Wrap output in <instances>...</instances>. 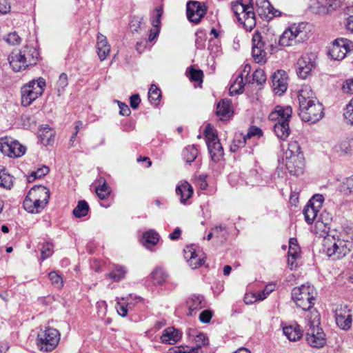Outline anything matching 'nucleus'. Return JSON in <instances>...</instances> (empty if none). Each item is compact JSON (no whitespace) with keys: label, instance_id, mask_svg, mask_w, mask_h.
I'll use <instances>...</instances> for the list:
<instances>
[{"label":"nucleus","instance_id":"58","mask_svg":"<svg viewBox=\"0 0 353 353\" xmlns=\"http://www.w3.org/2000/svg\"><path fill=\"white\" fill-rule=\"evenodd\" d=\"M265 37V40L267 42H270L268 44V47L270 48V52L271 54L274 53L276 51V39L274 37L273 34H266Z\"/></svg>","mask_w":353,"mask_h":353},{"label":"nucleus","instance_id":"10","mask_svg":"<svg viewBox=\"0 0 353 353\" xmlns=\"http://www.w3.org/2000/svg\"><path fill=\"white\" fill-rule=\"evenodd\" d=\"M292 298L298 307L305 311L309 310V285L303 284L293 288Z\"/></svg>","mask_w":353,"mask_h":353},{"label":"nucleus","instance_id":"41","mask_svg":"<svg viewBox=\"0 0 353 353\" xmlns=\"http://www.w3.org/2000/svg\"><path fill=\"white\" fill-rule=\"evenodd\" d=\"M324 200L323 196L320 194H314L312 199H310V208L312 209L314 214L315 212L320 214V210L323 207Z\"/></svg>","mask_w":353,"mask_h":353},{"label":"nucleus","instance_id":"63","mask_svg":"<svg viewBox=\"0 0 353 353\" xmlns=\"http://www.w3.org/2000/svg\"><path fill=\"white\" fill-rule=\"evenodd\" d=\"M6 41L9 44L14 46L20 43L21 38L16 32H13L7 35Z\"/></svg>","mask_w":353,"mask_h":353},{"label":"nucleus","instance_id":"12","mask_svg":"<svg viewBox=\"0 0 353 353\" xmlns=\"http://www.w3.org/2000/svg\"><path fill=\"white\" fill-rule=\"evenodd\" d=\"M299 103V116L303 122L309 121V92L307 89H301L298 94Z\"/></svg>","mask_w":353,"mask_h":353},{"label":"nucleus","instance_id":"40","mask_svg":"<svg viewBox=\"0 0 353 353\" xmlns=\"http://www.w3.org/2000/svg\"><path fill=\"white\" fill-rule=\"evenodd\" d=\"M24 86H30L29 90H32L36 94L41 96L46 86V81L43 79L40 78L39 80L32 81Z\"/></svg>","mask_w":353,"mask_h":353},{"label":"nucleus","instance_id":"22","mask_svg":"<svg viewBox=\"0 0 353 353\" xmlns=\"http://www.w3.org/2000/svg\"><path fill=\"white\" fill-rule=\"evenodd\" d=\"M23 206L24 210L28 212L38 214L45 208L46 205L41 202V201L31 198L28 199V197L26 196L23 202Z\"/></svg>","mask_w":353,"mask_h":353},{"label":"nucleus","instance_id":"60","mask_svg":"<svg viewBox=\"0 0 353 353\" xmlns=\"http://www.w3.org/2000/svg\"><path fill=\"white\" fill-rule=\"evenodd\" d=\"M275 285L270 283L267 285L263 290L258 293V299L260 301L264 300L274 290Z\"/></svg>","mask_w":353,"mask_h":353},{"label":"nucleus","instance_id":"15","mask_svg":"<svg viewBox=\"0 0 353 353\" xmlns=\"http://www.w3.org/2000/svg\"><path fill=\"white\" fill-rule=\"evenodd\" d=\"M324 116L323 104L316 98L310 97V123L319 121Z\"/></svg>","mask_w":353,"mask_h":353},{"label":"nucleus","instance_id":"45","mask_svg":"<svg viewBox=\"0 0 353 353\" xmlns=\"http://www.w3.org/2000/svg\"><path fill=\"white\" fill-rule=\"evenodd\" d=\"M214 236L221 241H225L228 235V229L225 225L220 224L212 228Z\"/></svg>","mask_w":353,"mask_h":353},{"label":"nucleus","instance_id":"48","mask_svg":"<svg viewBox=\"0 0 353 353\" xmlns=\"http://www.w3.org/2000/svg\"><path fill=\"white\" fill-rule=\"evenodd\" d=\"M254 178H247V179H250L249 181L245 180V178H230L229 183L232 187H234V182H238V186H236V189H243L247 186H253L252 179Z\"/></svg>","mask_w":353,"mask_h":353},{"label":"nucleus","instance_id":"21","mask_svg":"<svg viewBox=\"0 0 353 353\" xmlns=\"http://www.w3.org/2000/svg\"><path fill=\"white\" fill-rule=\"evenodd\" d=\"M184 257L192 269L198 268L203 263V259L198 257L192 246H187L184 249Z\"/></svg>","mask_w":353,"mask_h":353},{"label":"nucleus","instance_id":"19","mask_svg":"<svg viewBox=\"0 0 353 353\" xmlns=\"http://www.w3.org/2000/svg\"><path fill=\"white\" fill-rule=\"evenodd\" d=\"M290 118L282 119L281 121L276 122L274 125V132L277 137L281 140H285L290 132L289 121Z\"/></svg>","mask_w":353,"mask_h":353},{"label":"nucleus","instance_id":"13","mask_svg":"<svg viewBox=\"0 0 353 353\" xmlns=\"http://www.w3.org/2000/svg\"><path fill=\"white\" fill-rule=\"evenodd\" d=\"M31 199H35L47 205L50 199V190L45 186L35 185L32 188L26 195Z\"/></svg>","mask_w":353,"mask_h":353},{"label":"nucleus","instance_id":"56","mask_svg":"<svg viewBox=\"0 0 353 353\" xmlns=\"http://www.w3.org/2000/svg\"><path fill=\"white\" fill-rule=\"evenodd\" d=\"M253 80L258 85H262L266 81V75L262 69H257L253 73Z\"/></svg>","mask_w":353,"mask_h":353},{"label":"nucleus","instance_id":"7","mask_svg":"<svg viewBox=\"0 0 353 353\" xmlns=\"http://www.w3.org/2000/svg\"><path fill=\"white\" fill-rule=\"evenodd\" d=\"M0 150L10 157H20L25 154L26 148L18 141L5 137L0 138Z\"/></svg>","mask_w":353,"mask_h":353},{"label":"nucleus","instance_id":"20","mask_svg":"<svg viewBox=\"0 0 353 353\" xmlns=\"http://www.w3.org/2000/svg\"><path fill=\"white\" fill-rule=\"evenodd\" d=\"M9 63L12 70L15 72H21L28 68L26 64L21 53L18 52H12L8 57Z\"/></svg>","mask_w":353,"mask_h":353},{"label":"nucleus","instance_id":"18","mask_svg":"<svg viewBox=\"0 0 353 353\" xmlns=\"http://www.w3.org/2000/svg\"><path fill=\"white\" fill-rule=\"evenodd\" d=\"M19 52L21 53L23 59L28 67L36 65L39 57V52L35 48L32 46H25L19 50Z\"/></svg>","mask_w":353,"mask_h":353},{"label":"nucleus","instance_id":"52","mask_svg":"<svg viewBox=\"0 0 353 353\" xmlns=\"http://www.w3.org/2000/svg\"><path fill=\"white\" fill-rule=\"evenodd\" d=\"M111 192L110 188L105 182L103 185L96 188V193L101 199L107 198Z\"/></svg>","mask_w":353,"mask_h":353},{"label":"nucleus","instance_id":"31","mask_svg":"<svg viewBox=\"0 0 353 353\" xmlns=\"http://www.w3.org/2000/svg\"><path fill=\"white\" fill-rule=\"evenodd\" d=\"M127 270L125 267L114 264L112 270L107 274L114 282H119L125 278Z\"/></svg>","mask_w":353,"mask_h":353},{"label":"nucleus","instance_id":"54","mask_svg":"<svg viewBox=\"0 0 353 353\" xmlns=\"http://www.w3.org/2000/svg\"><path fill=\"white\" fill-rule=\"evenodd\" d=\"M134 306L132 302H128L127 305L118 302L116 306L118 314L124 317L127 315L128 310H131Z\"/></svg>","mask_w":353,"mask_h":353},{"label":"nucleus","instance_id":"43","mask_svg":"<svg viewBox=\"0 0 353 353\" xmlns=\"http://www.w3.org/2000/svg\"><path fill=\"white\" fill-rule=\"evenodd\" d=\"M256 12L261 17H265L268 11L273 9V6L268 0H256Z\"/></svg>","mask_w":353,"mask_h":353},{"label":"nucleus","instance_id":"24","mask_svg":"<svg viewBox=\"0 0 353 353\" xmlns=\"http://www.w3.org/2000/svg\"><path fill=\"white\" fill-rule=\"evenodd\" d=\"M292 110L290 106L283 108L280 105H277L274 110L270 112L268 116V119L270 121H281L282 119L291 118Z\"/></svg>","mask_w":353,"mask_h":353},{"label":"nucleus","instance_id":"23","mask_svg":"<svg viewBox=\"0 0 353 353\" xmlns=\"http://www.w3.org/2000/svg\"><path fill=\"white\" fill-rule=\"evenodd\" d=\"M97 48L100 60H105L110 52V46L106 37L101 34H99L97 36Z\"/></svg>","mask_w":353,"mask_h":353},{"label":"nucleus","instance_id":"55","mask_svg":"<svg viewBox=\"0 0 353 353\" xmlns=\"http://www.w3.org/2000/svg\"><path fill=\"white\" fill-rule=\"evenodd\" d=\"M50 172L48 166L42 165L36 170H32L28 176H45Z\"/></svg>","mask_w":353,"mask_h":353},{"label":"nucleus","instance_id":"8","mask_svg":"<svg viewBox=\"0 0 353 353\" xmlns=\"http://www.w3.org/2000/svg\"><path fill=\"white\" fill-rule=\"evenodd\" d=\"M252 55L257 63H265L266 61V50L268 49L265 37L258 31L252 37Z\"/></svg>","mask_w":353,"mask_h":353},{"label":"nucleus","instance_id":"53","mask_svg":"<svg viewBox=\"0 0 353 353\" xmlns=\"http://www.w3.org/2000/svg\"><path fill=\"white\" fill-rule=\"evenodd\" d=\"M68 85V76L65 73H61L59 75V79L57 82V92H59V95L61 94V92H63Z\"/></svg>","mask_w":353,"mask_h":353},{"label":"nucleus","instance_id":"25","mask_svg":"<svg viewBox=\"0 0 353 353\" xmlns=\"http://www.w3.org/2000/svg\"><path fill=\"white\" fill-rule=\"evenodd\" d=\"M296 72L300 79H305L309 75V57L305 55L298 59Z\"/></svg>","mask_w":353,"mask_h":353},{"label":"nucleus","instance_id":"4","mask_svg":"<svg viewBox=\"0 0 353 353\" xmlns=\"http://www.w3.org/2000/svg\"><path fill=\"white\" fill-rule=\"evenodd\" d=\"M332 221L331 215L325 210L321 211L320 214L315 212L313 214L312 225V231L319 238V241L328 234L329 225Z\"/></svg>","mask_w":353,"mask_h":353},{"label":"nucleus","instance_id":"47","mask_svg":"<svg viewBox=\"0 0 353 353\" xmlns=\"http://www.w3.org/2000/svg\"><path fill=\"white\" fill-rule=\"evenodd\" d=\"M306 23H301L298 25L294 24L290 27L294 34H296V37H298L297 42H300L306 36L305 32H304V30L306 28Z\"/></svg>","mask_w":353,"mask_h":353},{"label":"nucleus","instance_id":"29","mask_svg":"<svg viewBox=\"0 0 353 353\" xmlns=\"http://www.w3.org/2000/svg\"><path fill=\"white\" fill-rule=\"evenodd\" d=\"M216 114L221 120L230 117L231 101L228 99H221L216 106Z\"/></svg>","mask_w":353,"mask_h":353},{"label":"nucleus","instance_id":"51","mask_svg":"<svg viewBox=\"0 0 353 353\" xmlns=\"http://www.w3.org/2000/svg\"><path fill=\"white\" fill-rule=\"evenodd\" d=\"M53 248L54 245L50 242L46 241L42 244L41 248V257L43 261L52 255L54 252Z\"/></svg>","mask_w":353,"mask_h":353},{"label":"nucleus","instance_id":"33","mask_svg":"<svg viewBox=\"0 0 353 353\" xmlns=\"http://www.w3.org/2000/svg\"><path fill=\"white\" fill-rule=\"evenodd\" d=\"M30 86H23L21 88V104L23 106L30 105L32 101L37 99L39 96L36 94L34 91L29 90Z\"/></svg>","mask_w":353,"mask_h":353},{"label":"nucleus","instance_id":"6","mask_svg":"<svg viewBox=\"0 0 353 353\" xmlns=\"http://www.w3.org/2000/svg\"><path fill=\"white\" fill-rule=\"evenodd\" d=\"M353 50V42L347 39L339 38L335 39L328 49V54L331 59L336 61L343 59L347 53Z\"/></svg>","mask_w":353,"mask_h":353},{"label":"nucleus","instance_id":"39","mask_svg":"<svg viewBox=\"0 0 353 353\" xmlns=\"http://www.w3.org/2000/svg\"><path fill=\"white\" fill-rule=\"evenodd\" d=\"M201 345L190 347L189 346H175L170 348L168 353H200Z\"/></svg>","mask_w":353,"mask_h":353},{"label":"nucleus","instance_id":"27","mask_svg":"<svg viewBox=\"0 0 353 353\" xmlns=\"http://www.w3.org/2000/svg\"><path fill=\"white\" fill-rule=\"evenodd\" d=\"M156 14L154 17L152 18V25L154 28V32L152 30H150V34L149 37V40L152 41L155 37H157L159 35V33L160 32V27H161V17L163 14V8L162 6H159L155 9Z\"/></svg>","mask_w":353,"mask_h":353},{"label":"nucleus","instance_id":"30","mask_svg":"<svg viewBox=\"0 0 353 353\" xmlns=\"http://www.w3.org/2000/svg\"><path fill=\"white\" fill-rule=\"evenodd\" d=\"M298 37H296V34L288 28L280 36L278 43L281 46H292L293 43H296Z\"/></svg>","mask_w":353,"mask_h":353},{"label":"nucleus","instance_id":"36","mask_svg":"<svg viewBox=\"0 0 353 353\" xmlns=\"http://www.w3.org/2000/svg\"><path fill=\"white\" fill-rule=\"evenodd\" d=\"M208 148L214 161H219V158L223 155V149L219 141L208 143Z\"/></svg>","mask_w":353,"mask_h":353},{"label":"nucleus","instance_id":"59","mask_svg":"<svg viewBox=\"0 0 353 353\" xmlns=\"http://www.w3.org/2000/svg\"><path fill=\"white\" fill-rule=\"evenodd\" d=\"M48 277L52 283L56 285L57 288H61L63 286L62 278L56 272H50L48 274Z\"/></svg>","mask_w":353,"mask_h":353},{"label":"nucleus","instance_id":"16","mask_svg":"<svg viewBox=\"0 0 353 353\" xmlns=\"http://www.w3.org/2000/svg\"><path fill=\"white\" fill-rule=\"evenodd\" d=\"M168 274L161 268H156L148 276L146 282L152 283L153 285L161 286L167 281Z\"/></svg>","mask_w":353,"mask_h":353},{"label":"nucleus","instance_id":"5","mask_svg":"<svg viewBox=\"0 0 353 353\" xmlns=\"http://www.w3.org/2000/svg\"><path fill=\"white\" fill-rule=\"evenodd\" d=\"M332 312L337 326L343 330H348L352 323V310L347 305L334 304Z\"/></svg>","mask_w":353,"mask_h":353},{"label":"nucleus","instance_id":"49","mask_svg":"<svg viewBox=\"0 0 353 353\" xmlns=\"http://www.w3.org/2000/svg\"><path fill=\"white\" fill-rule=\"evenodd\" d=\"M343 115L345 122L349 125H353V98L343 109Z\"/></svg>","mask_w":353,"mask_h":353},{"label":"nucleus","instance_id":"32","mask_svg":"<svg viewBox=\"0 0 353 353\" xmlns=\"http://www.w3.org/2000/svg\"><path fill=\"white\" fill-rule=\"evenodd\" d=\"M334 150L343 154H349L353 153V138L345 139L341 141L334 147Z\"/></svg>","mask_w":353,"mask_h":353},{"label":"nucleus","instance_id":"42","mask_svg":"<svg viewBox=\"0 0 353 353\" xmlns=\"http://www.w3.org/2000/svg\"><path fill=\"white\" fill-rule=\"evenodd\" d=\"M184 160L187 163H191L195 160L198 155V150L194 145L186 147L182 153Z\"/></svg>","mask_w":353,"mask_h":353},{"label":"nucleus","instance_id":"17","mask_svg":"<svg viewBox=\"0 0 353 353\" xmlns=\"http://www.w3.org/2000/svg\"><path fill=\"white\" fill-rule=\"evenodd\" d=\"M181 338V332L172 327L165 329L161 336V341L163 343L174 345Z\"/></svg>","mask_w":353,"mask_h":353},{"label":"nucleus","instance_id":"14","mask_svg":"<svg viewBox=\"0 0 353 353\" xmlns=\"http://www.w3.org/2000/svg\"><path fill=\"white\" fill-rule=\"evenodd\" d=\"M339 4L340 0H316L312 8L317 14H325L330 9H336Z\"/></svg>","mask_w":353,"mask_h":353},{"label":"nucleus","instance_id":"61","mask_svg":"<svg viewBox=\"0 0 353 353\" xmlns=\"http://www.w3.org/2000/svg\"><path fill=\"white\" fill-rule=\"evenodd\" d=\"M212 130V128L210 127V125H208L205 127V133H206V143L207 145H208V143H212L213 142L219 141V139L216 134L210 132V130Z\"/></svg>","mask_w":353,"mask_h":353},{"label":"nucleus","instance_id":"2","mask_svg":"<svg viewBox=\"0 0 353 353\" xmlns=\"http://www.w3.org/2000/svg\"><path fill=\"white\" fill-rule=\"evenodd\" d=\"M310 346L315 348L324 347L327 338L321 325V315L316 310H310Z\"/></svg>","mask_w":353,"mask_h":353},{"label":"nucleus","instance_id":"34","mask_svg":"<svg viewBox=\"0 0 353 353\" xmlns=\"http://www.w3.org/2000/svg\"><path fill=\"white\" fill-rule=\"evenodd\" d=\"M143 244L147 248H150L158 243L159 240V235L154 230H150L143 234Z\"/></svg>","mask_w":353,"mask_h":353},{"label":"nucleus","instance_id":"26","mask_svg":"<svg viewBox=\"0 0 353 353\" xmlns=\"http://www.w3.org/2000/svg\"><path fill=\"white\" fill-rule=\"evenodd\" d=\"M176 193L177 195H180V201L184 204L192 196L193 188L189 183L183 181L176 186Z\"/></svg>","mask_w":353,"mask_h":353},{"label":"nucleus","instance_id":"50","mask_svg":"<svg viewBox=\"0 0 353 353\" xmlns=\"http://www.w3.org/2000/svg\"><path fill=\"white\" fill-rule=\"evenodd\" d=\"M188 70L187 72L190 81L200 83L203 82V72L201 70H196L193 67H190Z\"/></svg>","mask_w":353,"mask_h":353},{"label":"nucleus","instance_id":"64","mask_svg":"<svg viewBox=\"0 0 353 353\" xmlns=\"http://www.w3.org/2000/svg\"><path fill=\"white\" fill-rule=\"evenodd\" d=\"M342 91L345 94H353V79H347L342 85Z\"/></svg>","mask_w":353,"mask_h":353},{"label":"nucleus","instance_id":"28","mask_svg":"<svg viewBox=\"0 0 353 353\" xmlns=\"http://www.w3.org/2000/svg\"><path fill=\"white\" fill-rule=\"evenodd\" d=\"M203 301L204 297L201 295L193 294L190 296L186 301L189 307V313L188 314L192 316L194 311L204 307L205 304L203 303Z\"/></svg>","mask_w":353,"mask_h":353},{"label":"nucleus","instance_id":"46","mask_svg":"<svg viewBox=\"0 0 353 353\" xmlns=\"http://www.w3.org/2000/svg\"><path fill=\"white\" fill-rule=\"evenodd\" d=\"M161 97V90L156 85H151L148 92V99L150 103L157 105Z\"/></svg>","mask_w":353,"mask_h":353},{"label":"nucleus","instance_id":"1","mask_svg":"<svg viewBox=\"0 0 353 353\" xmlns=\"http://www.w3.org/2000/svg\"><path fill=\"white\" fill-rule=\"evenodd\" d=\"M320 243V251L327 256L335 259H341L350 252V242L344 239L342 232H334L327 234Z\"/></svg>","mask_w":353,"mask_h":353},{"label":"nucleus","instance_id":"11","mask_svg":"<svg viewBox=\"0 0 353 353\" xmlns=\"http://www.w3.org/2000/svg\"><path fill=\"white\" fill-rule=\"evenodd\" d=\"M288 74L284 70H277L272 76V88L276 94L281 95L288 88Z\"/></svg>","mask_w":353,"mask_h":353},{"label":"nucleus","instance_id":"38","mask_svg":"<svg viewBox=\"0 0 353 353\" xmlns=\"http://www.w3.org/2000/svg\"><path fill=\"white\" fill-rule=\"evenodd\" d=\"M89 209L88 203L85 200H81L73 210L72 214L77 218H81L88 214Z\"/></svg>","mask_w":353,"mask_h":353},{"label":"nucleus","instance_id":"9","mask_svg":"<svg viewBox=\"0 0 353 353\" xmlns=\"http://www.w3.org/2000/svg\"><path fill=\"white\" fill-rule=\"evenodd\" d=\"M207 8L197 1H189L186 4V14L188 19L194 23H199L205 15Z\"/></svg>","mask_w":353,"mask_h":353},{"label":"nucleus","instance_id":"35","mask_svg":"<svg viewBox=\"0 0 353 353\" xmlns=\"http://www.w3.org/2000/svg\"><path fill=\"white\" fill-rule=\"evenodd\" d=\"M283 332L291 341H295L302 336V332L299 325H289L283 327Z\"/></svg>","mask_w":353,"mask_h":353},{"label":"nucleus","instance_id":"57","mask_svg":"<svg viewBox=\"0 0 353 353\" xmlns=\"http://www.w3.org/2000/svg\"><path fill=\"white\" fill-rule=\"evenodd\" d=\"M248 8V5L244 4H239V5H232V10L236 17L238 19V21H242L243 19L241 17V14H243V13Z\"/></svg>","mask_w":353,"mask_h":353},{"label":"nucleus","instance_id":"37","mask_svg":"<svg viewBox=\"0 0 353 353\" xmlns=\"http://www.w3.org/2000/svg\"><path fill=\"white\" fill-rule=\"evenodd\" d=\"M243 74L241 73L237 76L233 84L230 88V94H239L243 92L244 89Z\"/></svg>","mask_w":353,"mask_h":353},{"label":"nucleus","instance_id":"3","mask_svg":"<svg viewBox=\"0 0 353 353\" xmlns=\"http://www.w3.org/2000/svg\"><path fill=\"white\" fill-rule=\"evenodd\" d=\"M60 340L59 332L52 327H46L37 335V345L41 351L51 352L58 345Z\"/></svg>","mask_w":353,"mask_h":353},{"label":"nucleus","instance_id":"44","mask_svg":"<svg viewBox=\"0 0 353 353\" xmlns=\"http://www.w3.org/2000/svg\"><path fill=\"white\" fill-rule=\"evenodd\" d=\"M39 137L42 144L50 145L54 141L53 131L50 128H45L39 131Z\"/></svg>","mask_w":353,"mask_h":353},{"label":"nucleus","instance_id":"62","mask_svg":"<svg viewBox=\"0 0 353 353\" xmlns=\"http://www.w3.org/2000/svg\"><path fill=\"white\" fill-rule=\"evenodd\" d=\"M243 25L245 29L247 31H251L256 26V19L254 18H247L244 19L243 21H239Z\"/></svg>","mask_w":353,"mask_h":353}]
</instances>
